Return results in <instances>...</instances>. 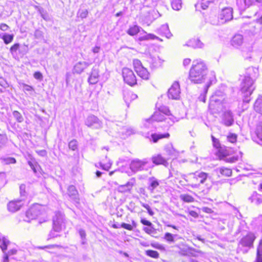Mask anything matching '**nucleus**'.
I'll list each match as a JSON object with an SVG mask.
<instances>
[{
    "label": "nucleus",
    "instance_id": "nucleus-1",
    "mask_svg": "<svg viewBox=\"0 0 262 262\" xmlns=\"http://www.w3.org/2000/svg\"><path fill=\"white\" fill-rule=\"evenodd\" d=\"M207 68L204 62L201 59H196L193 61L192 66L189 71V79L194 83L206 82L204 86L205 93L211 84L215 83L216 78L213 72L207 74Z\"/></svg>",
    "mask_w": 262,
    "mask_h": 262
},
{
    "label": "nucleus",
    "instance_id": "nucleus-2",
    "mask_svg": "<svg viewBox=\"0 0 262 262\" xmlns=\"http://www.w3.org/2000/svg\"><path fill=\"white\" fill-rule=\"evenodd\" d=\"M258 76V68L251 67L246 70L245 75L240 85V91L244 102L248 103L250 101V96L255 89L254 82Z\"/></svg>",
    "mask_w": 262,
    "mask_h": 262
},
{
    "label": "nucleus",
    "instance_id": "nucleus-3",
    "mask_svg": "<svg viewBox=\"0 0 262 262\" xmlns=\"http://www.w3.org/2000/svg\"><path fill=\"white\" fill-rule=\"evenodd\" d=\"M256 237L255 235L251 232H249L246 236L241 238L236 249L237 253H247L249 249L253 247V242Z\"/></svg>",
    "mask_w": 262,
    "mask_h": 262
},
{
    "label": "nucleus",
    "instance_id": "nucleus-4",
    "mask_svg": "<svg viewBox=\"0 0 262 262\" xmlns=\"http://www.w3.org/2000/svg\"><path fill=\"white\" fill-rule=\"evenodd\" d=\"M208 174L204 172L196 171L189 174L190 186L192 188H198L201 184H204L208 177Z\"/></svg>",
    "mask_w": 262,
    "mask_h": 262
},
{
    "label": "nucleus",
    "instance_id": "nucleus-5",
    "mask_svg": "<svg viewBox=\"0 0 262 262\" xmlns=\"http://www.w3.org/2000/svg\"><path fill=\"white\" fill-rule=\"evenodd\" d=\"M233 10L231 7L223 8L218 15L219 23L224 24L231 20L233 17Z\"/></svg>",
    "mask_w": 262,
    "mask_h": 262
},
{
    "label": "nucleus",
    "instance_id": "nucleus-6",
    "mask_svg": "<svg viewBox=\"0 0 262 262\" xmlns=\"http://www.w3.org/2000/svg\"><path fill=\"white\" fill-rule=\"evenodd\" d=\"M41 206L39 205H35L31 207L26 213L25 221L29 222L30 220L35 219L41 214Z\"/></svg>",
    "mask_w": 262,
    "mask_h": 262
},
{
    "label": "nucleus",
    "instance_id": "nucleus-7",
    "mask_svg": "<svg viewBox=\"0 0 262 262\" xmlns=\"http://www.w3.org/2000/svg\"><path fill=\"white\" fill-rule=\"evenodd\" d=\"M122 74L124 82L127 84L133 86L137 84L136 77L132 70L124 68L122 69Z\"/></svg>",
    "mask_w": 262,
    "mask_h": 262
},
{
    "label": "nucleus",
    "instance_id": "nucleus-8",
    "mask_svg": "<svg viewBox=\"0 0 262 262\" xmlns=\"http://www.w3.org/2000/svg\"><path fill=\"white\" fill-rule=\"evenodd\" d=\"M64 226L63 215L60 212L56 213L53 218V229L56 232H59Z\"/></svg>",
    "mask_w": 262,
    "mask_h": 262
},
{
    "label": "nucleus",
    "instance_id": "nucleus-9",
    "mask_svg": "<svg viewBox=\"0 0 262 262\" xmlns=\"http://www.w3.org/2000/svg\"><path fill=\"white\" fill-rule=\"evenodd\" d=\"M180 88L178 82L173 83L168 91V97L169 99L178 100L180 97Z\"/></svg>",
    "mask_w": 262,
    "mask_h": 262
},
{
    "label": "nucleus",
    "instance_id": "nucleus-10",
    "mask_svg": "<svg viewBox=\"0 0 262 262\" xmlns=\"http://www.w3.org/2000/svg\"><path fill=\"white\" fill-rule=\"evenodd\" d=\"M85 124L94 129H99L102 126V122L94 115L88 116L85 121Z\"/></svg>",
    "mask_w": 262,
    "mask_h": 262
},
{
    "label": "nucleus",
    "instance_id": "nucleus-11",
    "mask_svg": "<svg viewBox=\"0 0 262 262\" xmlns=\"http://www.w3.org/2000/svg\"><path fill=\"white\" fill-rule=\"evenodd\" d=\"M147 163L148 161L146 159H144L143 160L135 159L132 161L129 167L132 171L136 172L143 170Z\"/></svg>",
    "mask_w": 262,
    "mask_h": 262
},
{
    "label": "nucleus",
    "instance_id": "nucleus-12",
    "mask_svg": "<svg viewBox=\"0 0 262 262\" xmlns=\"http://www.w3.org/2000/svg\"><path fill=\"white\" fill-rule=\"evenodd\" d=\"M23 204L22 200H12L7 204V209L9 212L14 213L19 210Z\"/></svg>",
    "mask_w": 262,
    "mask_h": 262
},
{
    "label": "nucleus",
    "instance_id": "nucleus-13",
    "mask_svg": "<svg viewBox=\"0 0 262 262\" xmlns=\"http://www.w3.org/2000/svg\"><path fill=\"white\" fill-rule=\"evenodd\" d=\"M99 69L96 66L93 67L88 78V82L90 84H95L99 81Z\"/></svg>",
    "mask_w": 262,
    "mask_h": 262
},
{
    "label": "nucleus",
    "instance_id": "nucleus-14",
    "mask_svg": "<svg viewBox=\"0 0 262 262\" xmlns=\"http://www.w3.org/2000/svg\"><path fill=\"white\" fill-rule=\"evenodd\" d=\"M147 189L150 193H154L155 190L159 186L160 181L154 177H150L148 179Z\"/></svg>",
    "mask_w": 262,
    "mask_h": 262
},
{
    "label": "nucleus",
    "instance_id": "nucleus-15",
    "mask_svg": "<svg viewBox=\"0 0 262 262\" xmlns=\"http://www.w3.org/2000/svg\"><path fill=\"white\" fill-rule=\"evenodd\" d=\"M223 123L227 126L232 125L234 122L233 116L231 111L225 112L223 116Z\"/></svg>",
    "mask_w": 262,
    "mask_h": 262
},
{
    "label": "nucleus",
    "instance_id": "nucleus-16",
    "mask_svg": "<svg viewBox=\"0 0 262 262\" xmlns=\"http://www.w3.org/2000/svg\"><path fill=\"white\" fill-rule=\"evenodd\" d=\"M255 134L256 136L253 137V140L262 145V121L257 124L255 130Z\"/></svg>",
    "mask_w": 262,
    "mask_h": 262
},
{
    "label": "nucleus",
    "instance_id": "nucleus-17",
    "mask_svg": "<svg viewBox=\"0 0 262 262\" xmlns=\"http://www.w3.org/2000/svg\"><path fill=\"white\" fill-rule=\"evenodd\" d=\"M253 4L252 0H236V5L241 13Z\"/></svg>",
    "mask_w": 262,
    "mask_h": 262
},
{
    "label": "nucleus",
    "instance_id": "nucleus-18",
    "mask_svg": "<svg viewBox=\"0 0 262 262\" xmlns=\"http://www.w3.org/2000/svg\"><path fill=\"white\" fill-rule=\"evenodd\" d=\"M68 193L69 197L75 203H78L79 199L78 193L76 187L73 185H70L68 188Z\"/></svg>",
    "mask_w": 262,
    "mask_h": 262
},
{
    "label": "nucleus",
    "instance_id": "nucleus-19",
    "mask_svg": "<svg viewBox=\"0 0 262 262\" xmlns=\"http://www.w3.org/2000/svg\"><path fill=\"white\" fill-rule=\"evenodd\" d=\"M90 66L89 62L85 61H79L76 63L73 68L74 73L81 74L85 69Z\"/></svg>",
    "mask_w": 262,
    "mask_h": 262
},
{
    "label": "nucleus",
    "instance_id": "nucleus-20",
    "mask_svg": "<svg viewBox=\"0 0 262 262\" xmlns=\"http://www.w3.org/2000/svg\"><path fill=\"white\" fill-rule=\"evenodd\" d=\"M158 32L160 34L165 36L167 38H170L172 36L167 24L162 25L158 29Z\"/></svg>",
    "mask_w": 262,
    "mask_h": 262
},
{
    "label": "nucleus",
    "instance_id": "nucleus-21",
    "mask_svg": "<svg viewBox=\"0 0 262 262\" xmlns=\"http://www.w3.org/2000/svg\"><path fill=\"white\" fill-rule=\"evenodd\" d=\"M244 38L240 34H235L232 39L231 44L235 47L241 46L243 43Z\"/></svg>",
    "mask_w": 262,
    "mask_h": 262
},
{
    "label": "nucleus",
    "instance_id": "nucleus-22",
    "mask_svg": "<svg viewBox=\"0 0 262 262\" xmlns=\"http://www.w3.org/2000/svg\"><path fill=\"white\" fill-rule=\"evenodd\" d=\"M249 200L251 203H253L258 205L262 203V195L258 194L256 192H253Z\"/></svg>",
    "mask_w": 262,
    "mask_h": 262
},
{
    "label": "nucleus",
    "instance_id": "nucleus-23",
    "mask_svg": "<svg viewBox=\"0 0 262 262\" xmlns=\"http://www.w3.org/2000/svg\"><path fill=\"white\" fill-rule=\"evenodd\" d=\"M165 120L164 115L160 113V112H156L151 118L146 120V122L150 123L153 121L159 122Z\"/></svg>",
    "mask_w": 262,
    "mask_h": 262
},
{
    "label": "nucleus",
    "instance_id": "nucleus-24",
    "mask_svg": "<svg viewBox=\"0 0 262 262\" xmlns=\"http://www.w3.org/2000/svg\"><path fill=\"white\" fill-rule=\"evenodd\" d=\"M152 161L156 165L162 164L165 166H167L168 164L167 160L162 157L160 155L152 157Z\"/></svg>",
    "mask_w": 262,
    "mask_h": 262
},
{
    "label": "nucleus",
    "instance_id": "nucleus-25",
    "mask_svg": "<svg viewBox=\"0 0 262 262\" xmlns=\"http://www.w3.org/2000/svg\"><path fill=\"white\" fill-rule=\"evenodd\" d=\"M186 45L193 48H202L204 46L203 43L199 39H190Z\"/></svg>",
    "mask_w": 262,
    "mask_h": 262
},
{
    "label": "nucleus",
    "instance_id": "nucleus-26",
    "mask_svg": "<svg viewBox=\"0 0 262 262\" xmlns=\"http://www.w3.org/2000/svg\"><path fill=\"white\" fill-rule=\"evenodd\" d=\"M14 36L13 34L0 33V38L3 40L6 45L11 43L14 39Z\"/></svg>",
    "mask_w": 262,
    "mask_h": 262
},
{
    "label": "nucleus",
    "instance_id": "nucleus-27",
    "mask_svg": "<svg viewBox=\"0 0 262 262\" xmlns=\"http://www.w3.org/2000/svg\"><path fill=\"white\" fill-rule=\"evenodd\" d=\"M169 137V134L168 133L165 134H152L151 135V140L154 142L156 143L160 139L163 138H167Z\"/></svg>",
    "mask_w": 262,
    "mask_h": 262
},
{
    "label": "nucleus",
    "instance_id": "nucleus-28",
    "mask_svg": "<svg viewBox=\"0 0 262 262\" xmlns=\"http://www.w3.org/2000/svg\"><path fill=\"white\" fill-rule=\"evenodd\" d=\"M139 76L143 79L147 80L149 78V73L144 67L136 71Z\"/></svg>",
    "mask_w": 262,
    "mask_h": 262
},
{
    "label": "nucleus",
    "instance_id": "nucleus-29",
    "mask_svg": "<svg viewBox=\"0 0 262 262\" xmlns=\"http://www.w3.org/2000/svg\"><path fill=\"white\" fill-rule=\"evenodd\" d=\"M254 109L256 112L262 115V95H259L254 103Z\"/></svg>",
    "mask_w": 262,
    "mask_h": 262
},
{
    "label": "nucleus",
    "instance_id": "nucleus-30",
    "mask_svg": "<svg viewBox=\"0 0 262 262\" xmlns=\"http://www.w3.org/2000/svg\"><path fill=\"white\" fill-rule=\"evenodd\" d=\"M0 248H1L3 253L7 249V247L10 244V241L4 236H0Z\"/></svg>",
    "mask_w": 262,
    "mask_h": 262
},
{
    "label": "nucleus",
    "instance_id": "nucleus-31",
    "mask_svg": "<svg viewBox=\"0 0 262 262\" xmlns=\"http://www.w3.org/2000/svg\"><path fill=\"white\" fill-rule=\"evenodd\" d=\"M123 95L124 101L128 106L129 104V102H128L129 99H130V100H134L138 97L137 95L132 92H126L124 93Z\"/></svg>",
    "mask_w": 262,
    "mask_h": 262
},
{
    "label": "nucleus",
    "instance_id": "nucleus-32",
    "mask_svg": "<svg viewBox=\"0 0 262 262\" xmlns=\"http://www.w3.org/2000/svg\"><path fill=\"white\" fill-rule=\"evenodd\" d=\"M219 171L222 176L230 177L232 174L231 169L224 167L219 168L216 170Z\"/></svg>",
    "mask_w": 262,
    "mask_h": 262
},
{
    "label": "nucleus",
    "instance_id": "nucleus-33",
    "mask_svg": "<svg viewBox=\"0 0 262 262\" xmlns=\"http://www.w3.org/2000/svg\"><path fill=\"white\" fill-rule=\"evenodd\" d=\"M255 262H262V239L260 240L259 245L257 248Z\"/></svg>",
    "mask_w": 262,
    "mask_h": 262
},
{
    "label": "nucleus",
    "instance_id": "nucleus-34",
    "mask_svg": "<svg viewBox=\"0 0 262 262\" xmlns=\"http://www.w3.org/2000/svg\"><path fill=\"white\" fill-rule=\"evenodd\" d=\"M140 27L137 25H134L129 27L127 31V33L130 36H134L140 32Z\"/></svg>",
    "mask_w": 262,
    "mask_h": 262
},
{
    "label": "nucleus",
    "instance_id": "nucleus-35",
    "mask_svg": "<svg viewBox=\"0 0 262 262\" xmlns=\"http://www.w3.org/2000/svg\"><path fill=\"white\" fill-rule=\"evenodd\" d=\"M133 187L132 183L128 182L125 185H122L118 187L119 191L122 192L129 191Z\"/></svg>",
    "mask_w": 262,
    "mask_h": 262
},
{
    "label": "nucleus",
    "instance_id": "nucleus-36",
    "mask_svg": "<svg viewBox=\"0 0 262 262\" xmlns=\"http://www.w3.org/2000/svg\"><path fill=\"white\" fill-rule=\"evenodd\" d=\"M171 5L174 10H179L182 8L181 0H172Z\"/></svg>",
    "mask_w": 262,
    "mask_h": 262
},
{
    "label": "nucleus",
    "instance_id": "nucleus-37",
    "mask_svg": "<svg viewBox=\"0 0 262 262\" xmlns=\"http://www.w3.org/2000/svg\"><path fill=\"white\" fill-rule=\"evenodd\" d=\"M239 155L240 156L237 155L229 157H225V161L229 163H235L239 160V158L242 157V153L241 152H239Z\"/></svg>",
    "mask_w": 262,
    "mask_h": 262
},
{
    "label": "nucleus",
    "instance_id": "nucleus-38",
    "mask_svg": "<svg viewBox=\"0 0 262 262\" xmlns=\"http://www.w3.org/2000/svg\"><path fill=\"white\" fill-rule=\"evenodd\" d=\"M20 45L18 43H14L10 49V52L13 56H17V51L19 50Z\"/></svg>",
    "mask_w": 262,
    "mask_h": 262
},
{
    "label": "nucleus",
    "instance_id": "nucleus-39",
    "mask_svg": "<svg viewBox=\"0 0 262 262\" xmlns=\"http://www.w3.org/2000/svg\"><path fill=\"white\" fill-rule=\"evenodd\" d=\"M1 159L2 161V163L5 164H15L16 162V159L12 157H8L2 158Z\"/></svg>",
    "mask_w": 262,
    "mask_h": 262
},
{
    "label": "nucleus",
    "instance_id": "nucleus-40",
    "mask_svg": "<svg viewBox=\"0 0 262 262\" xmlns=\"http://www.w3.org/2000/svg\"><path fill=\"white\" fill-rule=\"evenodd\" d=\"M158 37H157L152 34H147L145 35L141 36L139 38L140 41L147 40H153L155 39H158Z\"/></svg>",
    "mask_w": 262,
    "mask_h": 262
},
{
    "label": "nucleus",
    "instance_id": "nucleus-41",
    "mask_svg": "<svg viewBox=\"0 0 262 262\" xmlns=\"http://www.w3.org/2000/svg\"><path fill=\"white\" fill-rule=\"evenodd\" d=\"M12 115L14 118L18 122L21 123L24 121V117L19 112L14 111L13 112Z\"/></svg>",
    "mask_w": 262,
    "mask_h": 262
},
{
    "label": "nucleus",
    "instance_id": "nucleus-42",
    "mask_svg": "<svg viewBox=\"0 0 262 262\" xmlns=\"http://www.w3.org/2000/svg\"><path fill=\"white\" fill-rule=\"evenodd\" d=\"M79 234L81 239V244L85 245L86 244V233L84 230L82 229H79L78 230Z\"/></svg>",
    "mask_w": 262,
    "mask_h": 262
},
{
    "label": "nucleus",
    "instance_id": "nucleus-43",
    "mask_svg": "<svg viewBox=\"0 0 262 262\" xmlns=\"http://www.w3.org/2000/svg\"><path fill=\"white\" fill-rule=\"evenodd\" d=\"M146 254L152 258H157L159 256V254L157 251L152 250H148L145 252Z\"/></svg>",
    "mask_w": 262,
    "mask_h": 262
},
{
    "label": "nucleus",
    "instance_id": "nucleus-44",
    "mask_svg": "<svg viewBox=\"0 0 262 262\" xmlns=\"http://www.w3.org/2000/svg\"><path fill=\"white\" fill-rule=\"evenodd\" d=\"M162 114H164L167 116L170 115V112L169 108L166 106H161L159 108V111Z\"/></svg>",
    "mask_w": 262,
    "mask_h": 262
},
{
    "label": "nucleus",
    "instance_id": "nucleus-45",
    "mask_svg": "<svg viewBox=\"0 0 262 262\" xmlns=\"http://www.w3.org/2000/svg\"><path fill=\"white\" fill-rule=\"evenodd\" d=\"M165 150L166 152L170 156H172L174 155L175 150L173 148L171 145H167L165 148Z\"/></svg>",
    "mask_w": 262,
    "mask_h": 262
},
{
    "label": "nucleus",
    "instance_id": "nucleus-46",
    "mask_svg": "<svg viewBox=\"0 0 262 262\" xmlns=\"http://www.w3.org/2000/svg\"><path fill=\"white\" fill-rule=\"evenodd\" d=\"M176 236V234H172L171 233L167 232L165 234L164 238L168 242H174V238Z\"/></svg>",
    "mask_w": 262,
    "mask_h": 262
},
{
    "label": "nucleus",
    "instance_id": "nucleus-47",
    "mask_svg": "<svg viewBox=\"0 0 262 262\" xmlns=\"http://www.w3.org/2000/svg\"><path fill=\"white\" fill-rule=\"evenodd\" d=\"M181 199L185 202L191 203L194 200L192 196L188 194H183L181 195Z\"/></svg>",
    "mask_w": 262,
    "mask_h": 262
},
{
    "label": "nucleus",
    "instance_id": "nucleus-48",
    "mask_svg": "<svg viewBox=\"0 0 262 262\" xmlns=\"http://www.w3.org/2000/svg\"><path fill=\"white\" fill-rule=\"evenodd\" d=\"M213 2V0H202L200 5L202 9L205 10L208 7L209 5Z\"/></svg>",
    "mask_w": 262,
    "mask_h": 262
},
{
    "label": "nucleus",
    "instance_id": "nucleus-49",
    "mask_svg": "<svg viewBox=\"0 0 262 262\" xmlns=\"http://www.w3.org/2000/svg\"><path fill=\"white\" fill-rule=\"evenodd\" d=\"M133 65L135 71H137L138 70L143 67L141 63V62L139 59H134L133 60Z\"/></svg>",
    "mask_w": 262,
    "mask_h": 262
},
{
    "label": "nucleus",
    "instance_id": "nucleus-50",
    "mask_svg": "<svg viewBox=\"0 0 262 262\" xmlns=\"http://www.w3.org/2000/svg\"><path fill=\"white\" fill-rule=\"evenodd\" d=\"M77 141L76 140H72L69 143V147L72 150L77 149Z\"/></svg>",
    "mask_w": 262,
    "mask_h": 262
},
{
    "label": "nucleus",
    "instance_id": "nucleus-51",
    "mask_svg": "<svg viewBox=\"0 0 262 262\" xmlns=\"http://www.w3.org/2000/svg\"><path fill=\"white\" fill-rule=\"evenodd\" d=\"M227 141L232 143H234L237 140V136L234 134H230L227 137Z\"/></svg>",
    "mask_w": 262,
    "mask_h": 262
},
{
    "label": "nucleus",
    "instance_id": "nucleus-52",
    "mask_svg": "<svg viewBox=\"0 0 262 262\" xmlns=\"http://www.w3.org/2000/svg\"><path fill=\"white\" fill-rule=\"evenodd\" d=\"M34 36L37 39H42L43 38V33L40 30H36L34 32Z\"/></svg>",
    "mask_w": 262,
    "mask_h": 262
},
{
    "label": "nucleus",
    "instance_id": "nucleus-53",
    "mask_svg": "<svg viewBox=\"0 0 262 262\" xmlns=\"http://www.w3.org/2000/svg\"><path fill=\"white\" fill-rule=\"evenodd\" d=\"M99 164L102 169L108 171L111 167L112 163L109 162L106 164H103L102 163L100 162Z\"/></svg>",
    "mask_w": 262,
    "mask_h": 262
},
{
    "label": "nucleus",
    "instance_id": "nucleus-54",
    "mask_svg": "<svg viewBox=\"0 0 262 262\" xmlns=\"http://www.w3.org/2000/svg\"><path fill=\"white\" fill-rule=\"evenodd\" d=\"M212 141L213 143V145L214 147L216 148H219L221 147V145L220 142L218 139L215 138L214 136H211Z\"/></svg>",
    "mask_w": 262,
    "mask_h": 262
},
{
    "label": "nucleus",
    "instance_id": "nucleus-55",
    "mask_svg": "<svg viewBox=\"0 0 262 262\" xmlns=\"http://www.w3.org/2000/svg\"><path fill=\"white\" fill-rule=\"evenodd\" d=\"M0 85L4 89H6L9 86L7 81L2 77H0Z\"/></svg>",
    "mask_w": 262,
    "mask_h": 262
},
{
    "label": "nucleus",
    "instance_id": "nucleus-56",
    "mask_svg": "<svg viewBox=\"0 0 262 262\" xmlns=\"http://www.w3.org/2000/svg\"><path fill=\"white\" fill-rule=\"evenodd\" d=\"M28 52V46L24 45L19 50V52L21 54L23 55L26 54Z\"/></svg>",
    "mask_w": 262,
    "mask_h": 262
},
{
    "label": "nucleus",
    "instance_id": "nucleus-57",
    "mask_svg": "<svg viewBox=\"0 0 262 262\" xmlns=\"http://www.w3.org/2000/svg\"><path fill=\"white\" fill-rule=\"evenodd\" d=\"M78 14L80 17H81V18H84L87 17V15L88 14V11L86 9L82 10L79 12Z\"/></svg>",
    "mask_w": 262,
    "mask_h": 262
},
{
    "label": "nucleus",
    "instance_id": "nucleus-58",
    "mask_svg": "<svg viewBox=\"0 0 262 262\" xmlns=\"http://www.w3.org/2000/svg\"><path fill=\"white\" fill-rule=\"evenodd\" d=\"M120 226H121V228H124L130 231L133 230V226L131 225L126 224L125 223H121Z\"/></svg>",
    "mask_w": 262,
    "mask_h": 262
},
{
    "label": "nucleus",
    "instance_id": "nucleus-59",
    "mask_svg": "<svg viewBox=\"0 0 262 262\" xmlns=\"http://www.w3.org/2000/svg\"><path fill=\"white\" fill-rule=\"evenodd\" d=\"M141 223L145 226H147L149 227H151V226H153L152 224L149 221L146 220L145 219H142L141 220Z\"/></svg>",
    "mask_w": 262,
    "mask_h": 262
},
{
    "label": "nucleus",
    "instance_id": "nucleus-60",
    "mask_svg": "<svg viewBox=\"0 0 262 262\" xmlns=\"http://www.w3.org/2000/svg\"><path fill=\"white\" fill-rule=\"evenodd\" d=\"M26 185L25 184H21L19 186L20 194L21 196H25L26 195Z\"/></svg>",
    "mask_w": 262,
    "mask_h": 262
},
{
    "label": "nucleus",
    "instance_id": "nucleus-61",
    "mask_svg": "<svg viewBox=\"0 0 262 262\" xmlns=\"http://www.w3.org/2000/svg\"><path fill=\"white\" fill-rule=\"evenodd\" d=\"M34 77L37 80H41L42 79V75L40 72H35L34 73Z\"/></svg>",
    "mask_w": 262,
    "mask_h": 262
},
{
    "label": "nucleus",
    "instance_id": "nucleus-62",
    "mask_svg": "<svg viewBox=\"0 0 262 262\" xmlns=\"http://www.w3.org/2000/svg\"><path fill=\"white\" fill-rule=\"evenodd\" d=\"M143 230L146 233L150 234L154 232V228L151 226V227H144Z\"/></svg>",
    "mask_w": 262,
    "mask_h": 262
},
{
    "label": "nucleus",
    "instance_id": "nucleus-63",
    "mask_svg": "<svg viewBox=\"0 0 262 262\" xmlns=\"http://www.w3.org/2000/svg\"><path fill=\"white\" fill-rule=\"evenodd\" d=\"M9 26L4 23H2L0 24V29L3 31H6L8 30Z\"/></svg>",
    "mask_w": 262,
    "mask_h": 262
},
{
    "label": "nucleus",
    "instance_id": "nucleus-64",
    "mask_svg": "<svg viewBox=\"0 0 262 262\" xmlns=\"http://www.w3.org/2000/svg\"><path fill=\"white\" fill-rule=\"evenodd\" d=\"M56 231H54L53 229L51 230L49 234V238L48 239L54 238L56 237H57L58 235L57 234H55Z\"/></svg>",
    "mask_w": 262,
    "mask_h": 262
}]
</instances>
